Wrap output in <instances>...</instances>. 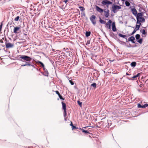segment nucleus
I'll use <instances>...</instances> for the list:
<instances>
[{"mask_svg":"<svg viewBox=\"0 0 148 148\" xmlns=\"http://www.w3.org/2000/svg\"><path fill=\"white\" fill-rule=\"evenodd\" d=\"M137 20V23H140V22H144L145 21V19L143 17V14L142 13H138L136 16Z\"/></svg>","mask_w":148,"mask_h":148,"instance_id":"1","label":"nucleus"},{"mask_svg":"<svg viewBox=\"0 0 148 148\" xmlns=\"http://www.w3.org/2000/svg\"><path fill=\"white\" fill-rule=\"evenodd\" d=\"M19 57L20 58L28 62H30L32 60V58L30 57L26 56L20 55L19 56Z\"/></svg>","mask_w":148,"mask_h":148,"instance_id":"2","label":"nucleus"},{"mask_svg":"<svg viewBox=\"0 0 148 148\" xmlns=\"http://www.w3.org/2000/svg\"><path fill=\"white\" fill-rule=\"evenodd\" d=\"M62 108L64 110V116L65 118V117L67 115L66 104L65 103H64L63 102H62Z\"/></svg>","mask_w":148,"mask_h":148,"instance_id":"3","label":"nucleus"},{"mask_svg":"<svg viewBox=\"0 0 148 148\" xmlns=\"http://www.w3.org/2000/svg\"><path fill=\"white\" fill-rule=\"evenodd\" d=\"M121 8V7L118 5H114L112 6V11L114 13H115Z\"/></svg>","mask_w":148,"mask_h":148,"instance_id":"4","label":"nucleus"},{"mask_svg":"<svg viewBox=\"0 0 148 148\" xmlns=\"http://www.w3.org/2000/svg\"><path fill=\"white\" fill-rule=\"evenodd\" d=\"M96 16L95 15H92L90 18V19L92 24L95 25L96 24L95 19Z\"/></svg>","mask_w":148,"mask_h":148,"instance_id":"5","label":"nucleus"},{"mask_svg":"<svg viewBox=\"0 0 148 148\" xmlns=\"http://www.w3.org/2000/svg\"><path fill=\"white\" fill-rule=\"evenodd\" d=\"M112 23V21L111 20H109L108 22V23H106V27L108 29H111V23Z\"/></svg>","mask_w":148,"mask_h":148,"instance_id":"6","label":"nucleus"},{"mask_svg":"<svg viewBox=\"0 0 148 148\" xmlns=\"http://www.w3.org/2000/svg\"><path fill=\"white\" fill-rule=\"evenodd\" d=\"M14 44L10 42L7 43L5 44V46L6 48H9L13 47Z\"/></svg>","mask_w":148,"mask_h":148,"instance_id":"7","label":"nucleus"},{"mask_svg":"<svg viewBox=\"0 0 148 148\" xmlns=\"http://www.w3.org/2000/svg\"><path fill=\"white\" fill-rule=\"evenodd\" d=\"M102 3L104 5H109L112 4V2L108 0H103L102 1Z\"/></svg>","mask_w":148,"mask_h":148,"instance_id":"8","label":"nucleus"},{"mask_svg":"<svg viewBox=\"0 0 148 148\" xmlns=\"http://www.w3.org/2000/svg\"><path fill=\"white\" fill-rule=\"evenodd\" d=\"M21 28V26L15 27L14 29L13 32L16 34L18 33L17 31H18Z\"/></svg>","mask_w":148,"mask_h":148,"instance_id":"9","label":"nucleus"},{"mask_svg":"<svg viewBox=\"0 0 148 148\" xmlns=\"http://www.w3.org/2000/svg\"><path fill=\"white\" fill-rule=\"evenodd\" d=\"M131 12H132V14L135 16H136L137 14V11L136 9L132 8L131 10Z\"/></svg>","mask_w":148,"mask_h":148,"instance_id":"10","label":"nucleus"},{"mask_svg":"<svg viewBox=\"0 0 148 148\" xmlns=\"http://www.w3.org/2000/svg\"><path fill=\"white\" fill-rule=\"evenodd\" d=\"M112 30L114 32L116 31V27L115 23L114 22H113L112 23Z\"/></svg>","mask_w":148,"mask_h":148,"instance_id":"11","label":"nucleus"},{"mask_svg":"<svg viewBox=\"0 0 148 148\" xmlns=\"http://www.w3.org/2000/svg\"><path fill=\"white\" fill-rule=\"evenodd\" d=\"M96 10L100 13H101L103 11V10L100 8L99 7L96 6Z\"/></svg>","mask_w":148,"mask_h":148,"instance_id":"12","label":"nucleus"},{"mask_svg":"<svg viewBox=\"0 0 148 148\" xmlns=\"http://www.w3.org/2000/svg\"><path fill=\"white\" fill-rule=\"evenodd\" d=\"M55 92L58 95V96L60 98V99L63 100H64V99L63 97H62V96L60 95L58 91H56Z\"/></svg>","mask_w":148,"mask_h":148,"instance_id":"13","label":"nucleus"},{"mask_svg":"<svg viewBox=\"0 0 148 148\" xmlns=\"http://www.w3.org/2000/svg\"><path fill=\"white\" fill-rule=\"evenodd\" d=\"M140 75H136L132 77L130 79L131 80H136L137 79V78L139 77Z\"/></svg>","mask_w":148,"mask_h":148,"instance_id":"14","label":"nucleus"},{"mask_svg":"<svg viewBox=\"0 0 148 148\" xmlns=\"http://www.w3.org/2000/svg\"><path fill=\"white\" fill-rule=\"evenodd\" d=\"M68 79L69 80V82L71 83V84L72 85H74V83L72 81V80H73L74 79L71 78V77L69 78V77H67Z\"/></svg>","mask_w":148,"mask_h":148,"instance_id":"15","label":"nucleus"},{"mask_svg":"<svg viewBox=\"0 0 148 148\" xmlns=\"http://www.w3.org/2000/svg\"><path fill=\"white\" fill-rule=\"evenodd\" d=\"M135 40V38L133 36H131L128 39V40L129 41H131L133 43H134V40Z\"/></svg>","mask_w":148,"mask_h":148,"instance_id":"16","label":"nucleus"},{"mask_svg":"<svg viewBox=\"0 0 148 148\" xmlns=\"http://www.w3.org/2000/svg\"><path fill=\"white\" fill-rule=\"evenodd\" d=\"M141 33L142 34V36L143 37H145L146 34V32L144 29H143L141 31Z\"/></svg>","mask_w":148,"mask_h":148,"instance_id":"17","label":"nucleus"},{"mask_svg":"<svg viewBox=\"0 0 148 148\" xmlns=\"http://www.w3.org/2000/svg\"><path fill=\"white\" fill-rule=\"evenodd\" d=\"M104 12H105V17L106 18H107L108 17L109 15V13L108 12V10L107 11H104Z\"/></svg>","mask_w":148,"mask_h":148,"instance_id":"18","label":"nucleus"},{"mask_svg":"<svg viewBox=\"0 0 148 148\" xmlns=\"http://www.w3.org/2000/svg\"><path fill=\"white\" fill-rule=\"evenodd\" d=\"M136 63L135 62H132L131 64V66L133 67H135L136 65Z\"/></svg>","mask_w":148,"mask_h":148,"instance_id":"19","label":"nucleus"},{"mask_svg":"<svg viewBox=\"0 0 148 148\" xmlns=\"http://www.w3.org/2000/svg\"><path fill=\"white\" fill-rule=\"evenodd\" d=\"M90 34L91 33L90 32H86V37H88L90 35Z\"/></svg>","mask_w":148,"mask_h":148,"instance_id":"20","label":"nucleus"},{"mask_svg":"<svg viewBox=\"0 0 148 148\" xmlns=\"http://www.w3.org/2000/svg\"><path fill=\"white\" fill-rule=\"evenodd\" d=\"M100 23H102V24H106V22L104 21L103 20L101 19V18H100Z\"/></svg>","mask_w":148,"mask_h":148,"instance_id":"21","label":"nucleus"},{"mask_svg":"<svg viewBox=\"0 0 148 148\" xmlns=\"http://www.w3.org/2000/svg\"><path fill=\"white\" fill-rule=\"evenodd\" d=\"M38 63L40 64L41 65V66L43 68V69L44 68V66H45L44 65V64L42 62H41L40 61H39L38 62Z\"/></svg>","mask_w":148,"mask_h":148,"instance_id":"22","label":"nucleus"},{"mask_svg":"<svg viewBox=\"0 0 148 148\" xmlns=\"http://www.w3.org/2000/svg\"><path fill=\"white\" fill-rule=\"evenodd\" d=\"M125 3L126 5L127 6H129L130 5V3L127 1H126L125 2Z\"/></svg>","mask_w":148,"mask_h":148,"instance_id":"23","label":"nucleus"},{"mask_svg":"<svg viewBox=\"0 0 148 148\" xmlns=\"http://www.w3.org/2000/svg\"><path fill=\"white\" fill-rule=\"evenodd\" d=\"M119 36L120 37H122V38H125L126 36V35L122 34H119Z\"/></svg>","mask_w":148,"mask_h":148,"instance_id":"24","label":"nucleus"},{"mask_svg":"<svg viewBox=\"0 0 148 148\" xmlns=\"http://www.w3.org/2000/svg\"><path fill=\"white\" fill-rule=\"evenodd\" d=\"M140 25H136V27L135 29H136V30L137 31L140 28Z\"/></svg>","mask_w":148,"mask_h":148,"instance_id":"25","label":"nucleus"},{"mask_svg":"<svg viewBox=\"0 0 148 148\" xmlns=\"http://www.w3.org/2000/svg\"><path fill=\"white\" fill-rule=\"evenodd\" d=\"M31 65L30 64L28 63V64H25L24 65H21V66H30Z\"/></svg>","mask_w":148,"mask_h":148,"instance_id":"26","label":"nucleus"},{"mask_svg":"<svg viewBox=\"0 0 148 148\" xmlns=\"http://www.w3.org/2000/svg\"><path fill=\"white\" fill-rule=\"evenodd\" d=\"M79 8L81 11H84L85 10V8L83 7L80 6Z\"/></svg>","mask_w":148,"mask_h":148,"instance_id":"27","label":"nucleus"},{"mask_svg":"<svg viewBox=\"0 0 148 148\" xmlns=\"http://www.w3.org/2000/svg\"><path fill=\"white\" fill-rule=\"evenodd\" d=\"M135 37H136V39H138L140 38V35L138 34H136V35Z\"/></svg>","mask_w":148,"mask_h":148,"instance_id":"28","label":"nucleus"},{"mask_svg":"<svg viewBox=\"0 0 148 148\" xmlns=\"http://www.w3.org/2000/svg\"><path fill=\"white\" fill-rule=\"evenodd\" d=\"M19 18V16H17L16 18L14 19V20L15 21H18Z\"/></svg>","mask_w":148,"mask_h":148,"instance_id":"29","label":"nucleus"},{"mask_svg":"<svg viewBox=\"0 0 148 148\" xmlns=\"http://www.w3.org/2000/svg\"><path fill=\"white\" fill-rule=\"evenodd\" d=\"M91 86L93 87L94 88H96V84L95 83H94L91 84Z\"/></svg>","mask_w":148,"mask_h":148,"instance_id":"30","label":"nucleus"},{"mask_svg":"<svg viewBox=\"0 0 148 148\" xmlns=\"http://www.w3.org/2000/svg\"><path fill=\"white\" fill-rule=\"evenodd\" d=\"M142 106H143V108H145L146 107L148 106V104H145L144 105H142Z\"/></svg>","mask_w":148,"mask_h":148,"instance_id":"31","label":"nucleus"},{"mask_svg":"<svg viewBox=\"0 0 148 148\" xmlns=\"http://www.w3.org/2000/svg\"><path fill=\"white\" fill-rule=\"evenodd\" d=\"M78 104L80 106H82V103L80 101H77Z\"/></svg>","mask_w":148,"mask_h":148,"instance_id":"32","label":"nucleus"},{"mask_svg":"<svg viewBox=\"0 0 148 148\" xmlns=\"http://www.w3.org/2000/svg\"><path fill=\"white\" fill-rule=\"evenodd\" d=\"M138 108H143L142 105H141L140 104H138Z\"/></svg>","mask_w":148,"mask_h":148,"instance_id":"33","label":"nucleus"},{"mask_svg":"<svg viewBox=\"0 0 148 148\" xmlns=\"http://www.w3.org/2000/svg\"><path fill=\"white\" fill-rule=\"evenodd\" d=\"M2 25H3L2 22L1 23V24H0V32L1 31Z\"/></svg>","mask_w":148,"mask_h":148,"instance_id":"34","label":"nucleus"},{"mask_svg":"<svg viewBox=\"0 0 148 148\" xmlns=\"http://www.w3.org/2000/svg\"><path fill=\"white\" fill-rule=\"evenodd\" d=\"M84 132L86 134H89V132L88 131L85 130H84V132Z\"/></svg>","mask_w":148,"mask_h":148,"instance_id":"35","label":"nucleus"},{"mask_svg":"<svg viewBox=\"0 0 148 148\" xmlns=\"http://www.w3.org/2000/svg\"><path fill=\"white\" fill-rule=\"evenodd\" d=\"M142 39H140L138 41V42H139L141 44V43H142Z\"/></svg>","mask_w":148,"mask_h":148,"instance_id":"36","label":"nucleus"},{"mask_svg":"<svg viewBox=\"0 0 148 148\" xmlns=\"http://www.w3.org/2000/svg\"><path fill=\"white\" fill-rule=\"evenodd\" d=\"M72 127V130H73L74 129H77V127H76L74 126V125H73Z\"/></svg>","mask_w":148,"mask_h":148,"instance_id":"37","label":"nucleus"},{"mask_svg":"<svg viewBox=\"0 0 148 148\" xmlns=\"http://www.w3.org/2000/svg\"><path fill=\"white\" fill-rule=\"evenodd\" d=\"M136 31H137L136 30V29H134V30L133 32H132V34H134L136 32Z\"/></svg>","mask_w":148,"mask_h":148,"instance_id":"38","label":"nucleus"},{"mask_svg":"<svg viewBox=\"0 0 148 148\" xmlns=\"http://www.w3.org/2000/svg\"><path fill=\"white\" fill-rule=\"evenodd\" d=\"M68 1V0H64V1L65 3H66Z\"/></svg>","mask_w":148,"mask_h":148,"instance_id":"39","label":"nucleus"},{"mask_svg":"<svg viewBox=\"0 0 148 148\" xmlns=\"http://www.w3.org/2000/svg\"><path fill=\"white\" fill-rule=\"evenodd\" d=\"M70 125L72 126H73V125L72 123V122H71V124H70Z\"/></svg>","mask_w":148,"mask_h":148,"instance_id":"40","label":"nucleus"},{"mask_svg":"<svg viewBox=\"0 0 148 148\" xmlns=\"http://www.w3.org/2000/svg\"><path fill=\"white\" fill-rule=\"evenodd\" d=\"M80 129L83 132H84V130H84V129H81V128H80Z\"/></svg>","mask_w":148,"mask_h":148,"instance_id":"41","label":"nucleus"},{"mask_svg":"<svg viewBox=\"0 0 148 148\" xmlns=\"http://www.w3.org/2000/svg\"><path fill=\"white\" fill-rule=\"evenodd\" d=\"M121 1H125V0H121Z\"/></svg>","mask_w":148,"mask_h":148,"instance_id":"42","label":"nucleus"},{"mask_svg":"<svg viewBox=\"0 0 148 148\" xmlns=\"http://www.w3.org/2000/svg\"><path fill=\"white\" fill-rule=\"evenodd\" d=\"M47 76H48V75H46Z\"/></svg>","mask_w":148,"mask_h":148,"instance_id":"43","label":"nucleus"},{"mask_svg":"<svg viewBox=\"0 0 148 148\" xmlns=\"http://www.w3.org/2000/svg\"><path fill=\"white\" fill-rule=\"evenodd\" d=\"M138 74H140L139 73Z\"/></svg>","mask_w":148,"mask_h":148,"instance_id":"44","label":"nucleus"}]
</instances>
